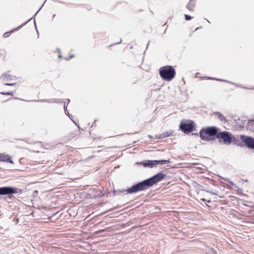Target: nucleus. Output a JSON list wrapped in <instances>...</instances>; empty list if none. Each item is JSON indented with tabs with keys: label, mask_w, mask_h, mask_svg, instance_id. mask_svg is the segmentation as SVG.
Masks as SVG:
<instances>
[{
	"label": "nucleus",
	"mask_w": 254,
	"mask_h": 254,
	"mask_svg": "<svg viewBox=\"0 0 254 254\" xmlns=\"http://www.w3.org/2000/svg\"><path fill=\"white\" fill-rule=\"evenodd\" d=\"M166 177V174L162 173H159L152 177L133 186L132 187L128 189L127 191L128 193H131L144 190L152 186L154 184L160 182Z\"/></svg>",
	"instance_id": "nucleus-1"
},
{
	"label": "nucleus",
	"mask_w": 254,
	"mask_h": 254,
	"mask_svg": "<svg viewBox=\"0 0 254 254\" xmlns=\"http://www.w3.org/2000/svg\"><path fill=\"white\" fill-rule=\"evenodd\" d=\"M218 128L216 127H209L202 128L199 132L200 137L206 141H212L215 139L214 136H217Z\"/></svg>",
	"instance_id": "nucleus-2"
},
{
	"label": "nucleus",
	"mask_w": 254,
	"mask_h": 254,
	"mask_svg": "<svg viewBox=\"0 0 254 254\" xmlns=\"http://www.w3.org/2000/svg\"><path fill=\"white\" fill-rule=\"evenodd\" d=\"M159 74L163 79L167 81H170L175 77L176 70L172 66H164L160 68Z\"/></svg>",
	"instance_id": "nucleus-3"
},
{
	"label": "nucleus",
	"mask_w": 254,
	"mask_h": 254,
	"mask_svg": "<svg viewBox=\"0 0 254 254\" xmlns=\"http://www.w3.org/2000/svg\"><path fill=\"white\" fill-rule=\"evenodd\" d=\"M216 138L220 142H223L225 144H230L232 140H234L235 137L228 131H222L217 132Z\"/></svg>",
	"instance_id": "nucleus-4"
},
{
	"label": "nucleus",
	"mask_w": 254,
	"mask_h": 254,
	"mask_svg": "<svg viewBox=\"0 0 254 254\" xmlns=\"http://www.w3.org/2000/svg\"><path fill=\"white\" fill-rule=\"evenodd\" d=\"M21 190L14 187H0V195H6L21 192Z\"/></svg>",
	"instance_id": "nucleus-5"
},
{
	"label": "nucleus",
	"mask_w": 254,
	"mask_h": 254,
	"mask_svg": "<svg viewBox=\"0 0 254 254\" xmlns=\"http://www.w3.org/2000/svg\"><path fill=\"white\" fill-rule=\"evenodd\" d=\"M194 124L193 121L189 123H182L180 125V129L185 133H188L192 131Z\"/></svg>",
	"instance_id": "nucleus-6"
},
{
	"label": "nucleus",
	"mask_w": 254,
	"mask_h": 254,
	"mask_svg": "<svg viewBox=\"0 0 254 254\" xmlns=\"http://www.w3.org/2000/svg\"><path fill=\"white\" fill-rule=\"evenodd\" d=\"M240 139L247 147L251 149H254V138L244 135H241Z\"/></svg>",
	"instance_id": "nucleus-7"
},
{
	"label": "nucleus",
	"mask_w": 254,
	"mask_h": 254,
	"mask_svg": "<svg viewBox=\"0 0 254 254\" xmlns=\"http://www.w3.org/2000/svg\"><path fill=\"white\" fill-rule=\"evenodd\" d=\"M168 161L167 160H153V161H150L148 160L145 163H142L144 167H149V168H153V167L156 166L157 165L159 164H165Z\"/></svg>",
	"instance_id": "nucleus-8"
},
{
	"label": "nucleus",
	"mask_w": 254,
	"mask_h": 254,
	"mask_svg": "<svg viewBox=\"0 0 254 254\" xmlns=\"http://www.w3.org/2000/svg\"><path fill=\"white\" fill-rule=\"evenodd\" d=\"M0 162H5L13 164V162L8 154L0 153Z\"/></svg>",
	"instance_id": "nucleus-9"
},
{
	"label": "nucleus",
	"mask_w": 254,
	"mask_h": 254,
	"mask_svg": "<svg viewBox=\"0 0 254 254\" xmlns=\"http://www.w3.org/2000/svg\"><path fill=\"white\" fill-rule=\"evenodd\" d=\"M195 6L194 0H190L187 5L188 9L190 11H193Z\"/></svg>",
	"instance_id": "nucleus-10"
},
{
	"label": "nucleus",
	"mask_w": 254,
	"mask_h": 254,
	"mask_svg": "<svg viewBox=\"0 0 254 254\" xmlns=\"http://www.w3.org/2000/svg\"><path fill=\"white\" fill-rule=\"evenodd\" d=\"M172 135V132L167 131V132L163 133L161 135V136H162V138H163V137H167L170 136Z\"/></svg>",
	"instance_id": "nucleus-11"
},
{
	"label": "nucleus",
	"mask_w": 254,
	"mask_h": 254,
	"mask_svg": "<svg viewBox=\"0 0 254 254\" xmlns=\"http://www.w3.org/2000/svg\"><path fill=\"white\" fill-rule=\"evenodd\" d=\"M1 94L6 95H12L13 92H0Z\"/></svg>",
	"instance_id": "nucleus-12"
},
{
	"label": "nucleus",
	"mask_w": 254,
	"mask_h": 254,
	"mask_svg": "<svg viewBox=\"0 0 254 254\" xmlns=\"http://www.w3.org/2000/svg\"><path fill=\"white\" fill-rule=\"evenodd\" d=\"M185 19L186 20H190L192 19V17L191 16H190V15L185 14Z\"/></svg>",
	"instance_id": "nucleus-13"
},
{
	"label": "nucleus",
	"mask_w": 254,
	"mask_h": 254,
	"mask_svg": "<svg viewBox=\"0 0 254 254\" xmlns=\"http://www.w3.org/2000/svg\"><path fill=\"white\" fill-rule=\"evenodd\" d=\"M10 33H11V32H6V33H4V34L3 35V37H4V38L7 37L10 34Z\"/></svg>",
	"instance_id": "nucleus-14"
},
{
	"label": "nucleus",
	"mask_w": 254,
	"mask_h": 254,
	"mask_svg": "<svg viewBox=\"0 0 254 254\" xmlns=\"http://www.w3.org/2000/svg\"><path fill=\"white\" fill-rule=\"evenodd\" d=\"M5 85H8V86H13L15 84V83H5Z\"/></svg>",
	"instance_id": "nucleus-15"
},
{
	"label": "nucleus",
	"mask_w": 254,
	"mask_h": 254,
	"mask_svg": "<svg viewBox=\"0 0 254 254\" xmlns=\"http://www.w3.org/2000/svg\"><path fill=\"white\" fill-rule=\"evenodd\" d=\"M201 200H202V201H205V199H203V198H202V199H201Z\"/></svg>",
	"instance_id": "nucleus-16"
}]
</instances>
